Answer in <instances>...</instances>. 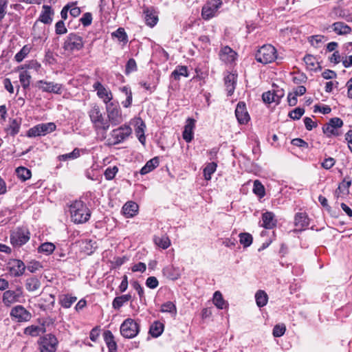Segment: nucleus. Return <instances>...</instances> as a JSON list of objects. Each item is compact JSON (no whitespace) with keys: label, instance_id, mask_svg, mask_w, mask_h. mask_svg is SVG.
Here are the masks:
<instances>
[{"label":"nucleus","instance_id":"f257e3e1","mask_svg":"<svg viewBox=\"0 0 352 352\" xmlns=\"http://www.w3.org/2000/svg\"><path fill=\"white\" fill-rule=\"evenodd\" d=\"M88 115L93 127L101 141L107 138V131L109 129V123L104 119L101 109L96 104L88 111Z\"/></svg>","mask_w":352,"mask_h":352},{"label":"nucleus","instance_id":"f03ea898","mask_svg":"<svg viewBox=\"0 0 352 352\" xmlns=\"http://www.w3.org/2000/svg\"><path fill=\"white\" fill-rule=\"evenodd\" d=\"M72 221L75 223H86L91 217V211L80 200L74 201L69 207Z\"/></svg>","mask_w":352,"mask_h":352},{"label":"nucleus","instance_id":"7ed1b4c3","mask_svg":"<svg viewBox=\"0 0 352 352\" xmlns=\"http://www.w3.org/2000/svg\"><path fill=\"white\" fill-rule=\"evenodd\" d=\"M277 58L276 50L272 45H263L256 54V59L263 64L273 62Z\"/></svg>","mask_w":352,"mask_h":352},{"label":"nucleus","instance_id":"20e7f679","mask_svg":"<svg viewBox=\"0 0 352 352\" xmlns=\"http://www.w3.org/2000/svg\"><path fill=\"white\" fill-rule=\"evenodd\" d=\"M84 46L82 37L76 33L69 34L63 43V48L64 50L73 52L80 50Z\"/></svg>","mask_w":352,"mask_h":352},{"label":"nucleus","instance_id":"39448f33","mask_svg":"<svg viewBox=\"0 0 352 352\" xmlns=\"http://www.w3.org/2000/svg\"><path fill=\"white\" fill-rule=\"evenodd\" d=\"M121 335L128 339L135 338L140 332V324L132 318H127L120 325Z\"/></svg>","mask_w":352,"mask_h":352},{"label":"nucleus","instance_id":"423d86ee","mask_svg":"<svg viewBox=\"0 0 352 352\" xmlns=\"http://www.w3.org/2000/svg\"><path fill=\"white\" fill-rule=\"evenodd\" d=\"M132 133L131 128L126 124H124L117 129L112 130L110 135L113 139L109 140V144L116 145L124 141Z\"/></svg>","mask_w":352,"mask_h":352},{"label":"nucleus","instance_id":"0eeeda50","mask_svg":"<svg viewBox=\"0 0 352 352\" xmlns=\"http://www.w3.org/2000/svg\"><path fill=\"white\" fill-rule=\"evenodd\" d=\"M108 122L113 126L120 124L123 121L122 111L118 104L111 102L106 106Z\"/></svg>","mask_w":352,"mask_h":352},{"label":"nucleus","instance_id":"6e6552de","mask_svg":"<svg viewBox=\"0 0 352 352\" xmlns=\"http://www.w3.org/2000/svg\"><path fill=\"white\" fill-rule=\"evenodd\" d=\"M56 126L54 122L38 124L30 128L27 132L29 138L45 135L47 133L54 131Z\"/></svg>","mask_w":352,"mask_h":352},{"label":"nucleus","instance_id":"1a4fd4ad","mask_svg":"<svg viewBox=\"0 0 352 352\" xmlns=\"http://www.w3.org/2000/svg\"><path fill=\"white\" fill-rule=\"evenodd\" d=\"M30 238V233L28 229L18 228L13 230L10 234V241L14 246L21 247L25 244Z\"/></svg>","mask_w":352,"mask_h":352},{"label":"nucleus","instance_id":"9d476101","mask_svg":"<svg viewBox=\"0 0 352 352\" xmlns=\"http://www.w3.org/2000/svg\"><path fill=\"white\" fill-rule=\"evenodd\" d=\"M38 342L41 352H55L56 351L58 340L52 334H47L40 338Z\"/></svg>","mask_w":352,"mask_h":352},{"label":"nucleus","instance_id":"9b49d317","mask_svg":"<svg viewBox=\"0 0 352 352\" xmlns=\"http://www.w3.org/2000/svg\"><path fill=\"white\" fill-rule=\"evenodd\" d=\"M12 320L16 322H28L32 318L31 313L22 305H16L10 311Z\"/></svg>","mask_w":352,"mask_h":352},{"label":"nucleus","instance_id":"f8f14e48","mask_svg":"<svg viewBox=\"0 0 352 352\" xmlns=\"http://www.w3.org/2000/svg\"><path fill=\"white\" fill-rule=\"evenodd\" d=\"M221 0L208 1L202 8L201 16L204 19L208 20L214 16L218 9L221 6Z\"/></svg>","mask_w":352,"mask_h":352},{"label":"nucleus","instance_id":"ddd939ff","mask_svg":"<svg viewBox=\"0 0 352 352\" xmlns=\"http://www.w3.org/2000/svg\"><path fill=\"white\" fill-rule=\"evenodd\" d=\"M343 125L342 120L339 118H333L322 126V131L327 137L338 136V129Z\"/></svg>","mask_w":352,"mask_h":352},{"label":"nucleus","instance_id":"4468645a","mask_svg":"<svg viewBox=\"0 0 352 352\" xmlns=\"http://www.w3.org/2000/svg\"><path fill=\"white\" fill-rule=\"evenodd\" d=\"M23 297V289L19 287L16 290H6L3 294V302L6 306H10L12 304L19 302Z\"/></svg>","mask_w":352,"mask_h":352},{"label":"nucleus","instance_id":"2eb2a0df","mask_svg":"<svg viewBox=\"0 0 352 352\" xmlns=\"http://www.w3.org/2000/svg\"><path fill=\"white\" fill-rule=\"evenodd\" d=\"M7 270L12 276L19 277L24 274L25 265L19 259H10L7 263Z\"/></svg>","mask_w":352,"mask_h":352},{"label":"nucleus","instance_id":"dca6fc26","mask_svg":"<svg viewBox=\"0 0 352 352\" xmlns=\"http://www.w3.org/2000/svg\"><path fill=\"white\" fill-rule=\"evenodd\" d=\"M93 89L97 91L98 98L102 99L107 105L111 103L110 102L113 99V94L111 91L104 87L100 82H95L93 85Z\"/></svg>","mask_w":352,"mask_h":352},{"label":"nucleus","instance_id":"f3484780","mask_svg":"<svg viewBox=\"0 0 352 352\" xmlns=\"http://www.w3.org/2000/svg\"><path fill=\"white\" fill-rule=\"evenodd\" d=\"M38 88L44 92L54 93L60 94L62 92V85L58 83L53 82H46L44 80H39L38 82Z\"/></svg>","mask_w":352,"mask_h":352},{"label":"nucleus","instance_id":"a211bd4d","mask_svg":"<svg viewBox=\"0 0 352 352\" xmlns=\"http://www.w3.org/2000/svg\"><path fill=\"white\" fill-rule=\"evenodd\" d=\"M235 116L240 124H246L249 121L250 116L244 102H239L237 104L235 109Z\"/></svg>","mask_w":352,"mask_h":352},{"label":"nucleus","instance_id":"6ab92c4d","mask_svg":"<svg viewBox=\"0 0 352 352\" xmlns=\"http://www.w3.org/2000/svg\"><path fill=\"white\" fill-rule=\"evenodd\" d=\"M195 126V120L188 118L183 131V138L186 142H190L193 139V129Z\"/></svg>","mask_w":352,"mask_h":352},{"label":"nucleus","instance_id":"aec40b11","mask_svg":"<svg viewBox=\"0 0 352 352\" xmlns=\"http://www.w3.org/2000/svg\"><path fill=\"white\" fill-rule=\"evenodd\" d=\"M333 31L338 35H346L351 32L352 30L350 26L344 22H335L331 25Z\"/></svg>","mask_w":352,"mask_h":352},{"label":"nucleus","instance_id":"412c9836","mask_svg":"<svg viewBox=\"0 0 352 352\" xmlns=\"http://www.w3.org/2000/svg\"><path fill=\"white\" fill-rule=\"evenodd\" d=\"M103 337L109 352H117V343L111 331L109 330L105 331Z\"/></svg>","mask_w":352,"mask_h":352},{"label":"nucleus","instance_id":"4be33fe9","mask_svg":"<svg viewBox=\"0 0 352 352\" xmlns=\"http://www.w3.org/2000/svg\"><path fill=\"white\" fill-rule=\"evenodd\" d=\"M262 226L266 229H272L276 225V219L272 212H266L262 214Z\"/></svg>","mask_w":352,"mask_h":352},{"label":"nucleus","instance_id":"5701e85b","mask_svg":"<svg viewBox=\"0 0 352 352\" xmlns=\"http://www.w3.org/2000/svg\"><path fill=\"white\" fill-rule=\"evenodd\" d=\"M54 14L51 6L47 5L43 6V10L39 16L38 21L45 23L50 24L52 21V16Z\"/></svg>","mask_w":352,"mask_h":352},{"label":"nucleus","instance_id":"b1692460","mask_svg":"<svg viewBox=\"0 0 352 352\" xmlns=\"http://www.w3.org/2000/svg\"><path fill=\"white\" fill-rule=\"evenodd\" d=\"M236 53L230 47L225 46L219 53L220 58L226 63H232L235 58Z\"/></svg>","mask_w":352,"mask_h":352},{"label":"nucleus","instance_id":"393cba45","mask_svg":"<svg viewBox=\"0 0 352 352\" xmlns=\"http://www.w3.org/2000/svg\"><path fill=\"white\" fill-rule=\"evenodd\" d=\"M237 76L234 74H229L224 78L225 85L228 96H231L235 89Z\"/></svg>","mask_w":352,"mask_h":352},{"label":"nucleus","instance_id":"a878e982","mask_svg":"<svg viewBox=\"0 0 352 352\" xmlns=\"http://www.w3.org/2000/svg\"><path fill=\"white\" fill-rule=\"evenodd\" d=\"M122 210L126 217H133L138 212V205L133 201H128L124 205Z\"/></svg>","mask_w":352,"mask_h":352},{"label":"nucleus","instance_id":"bb28decb","mask_svg":"<svg viewBox=\"0 0 352 352\" xmlns=\"http://www.w3.org/2000/svg\"><path fill=\"white\" fill-rule=\"evenodd\" d=\"M295 226L300 230L307 228L309 223V219L305 212H299L295 215L294 219Z\"/></svg>","mask_w":352,"mask_h":352},{"label":"nucleus","instance_id":"cd10ccee","mask_svg":"<svg viewBox=\"0 0 352 352\" xmlns=\"http://www.w3.org/2000/svg\"><path fill=\"white\" fill-rule=\"evenodd\" d=\"M21 124V119H10L9 126L6 129L8 133L12 136L16 135L19 132Z\"/></svg>","mask_w":352,"mask_h":352},{"label":"nucleus","instance_id":"c85d7f7f","mask_svg":"<svg viewBox=\"0 0 352 352\" xmlns=\"http://www.w3.org/2000/svg\"><path fill=\"white\" fill-rule=\"evenodd\" d=\"M159 165V159L158 157H155L153 159L148 160L146 164L141 168L140 170V174L141 175H146L151 171H152L154 168L157 167Z\"/></svg>","mask_w":352,"mask_h":352},{"label":"nucleus","instance_id":"c756f323","mask_svg":"<svg viewBox=\"0 0 352 352\" xmlns=\"http://www.w3.org/2000/svg\"><path fill=\"white\" fill-rule=\"evenodd\" d=\"M144 14L145 15L144 19L146 25L150 27H153L156 25L158 18L153 10H150L148 8H146L144 10Z\"/></svg>","mask_w":352,"mask_h":352},{"label":"nucleus","instance_id":"7c9ffc66","mask_svg":"<svg viewBox=\"0 0 352 352\" xmlns=\"http://www.w3.org/2000/svg\"><path fill=\"white\" fill-rule=\"evenodd\" d=\"M41 287V282L35 276L30 277L25 280V288L29 292H34L39 289Z\"/></svg>","mask_w":352,"mask_h":352},{"label":"nucleus","instance_id":"2f4dec72","mask_svg":"<svg viewBox=\"0 0 352 352\" xmlns=\"http://www.w3.org/2000/svg\"><path fill=\"white\" fill-rule=\"evenodd\" d=\"M76 300L77 298L76 296H72L69 294H63L59 296V303L65 309L71 307L72 305L76 302Z\"/></svg>","mask_w":352,"mask_h":352},{"label":"nucleus","instance_id":"473e14b6","mask_svg":"<svg viewBox=\"0 0 352 352\" xmlns=\"http://www.w3.org/2000/svg\"><path fill=\"white\" fill-rule=\"evenodd\" d=\"M131 298V296L130 294H125L117 296L113 299L112 302V307L115 309H119L121 307L124 305V303L130 300Z\"/></svg>","mask_w":352,"mask_h":352},{"label":"nucleus","instance_id":"72a5a7b5","mask_svg":"<svg viewBox=\"0 0 352 352\" xmlns=\"http://www.w3.org/2000/svg\"><path fill=\"white\" fill-rule=\"evenodd\" d=\"M171 76L176 80H179L181 76L188 77V72L186 66L179 65L172 72Z\"/></svg>","mask_w":352,"mask_h":352},{"label":"nucleus","instance_id":"f704fd0d","mask_svg":"<svg viewBox=\"0 0 352 352\" xmlns=\"http://www.w3.org/2000/svg\"><path fill=\"white\" fill-rule=\"evenodd\" d=\"M164 331V324L158 321L154 322L151 326L149 333L154 338L160 336Z\"/></svg>","mask_w":352,"mask_h":352},{"label":"nucleus","instance_id":"c9c22d12","mask_svg":"<svg viewBox=\"0 0 352 352\" xmlns=\"http://www.w3.org/2000/svg\"><path fill=\"white\" fill-rule=\"evenodd\" d=\"M256 302L258 307H264L268 300L267 294L263 290H258L255 294Z\"/></svg>","mask_w":352,"mask_h":352},{"label":"nucleus","instance_id":"e433bc0d","mask_svg":"<svg viewBox=\"0 0 352 352\" xmlns=\"http://www.w3.org/2000/svg\"><path fill=\"white\" fill-rule=\"evenodd\" d=\"M45 329L39 326L31 325L26 327L24 330V333L26 335L35 337L38 336L41 333H44Z\"/></svg>","mask_w":352,"mask_h":352},{"label":"nucleus","instance_id":"4c0bfd02","mask_svg":"<svg viewBox=\"0 0 352 352\" xmlns=\"http://www.w3.org/2000/svg\"><path fill=\"white\" fill-rule=\"evenodd\" d=\"M153 240L157 246L164 250L167 249L170 245V241L166 235L162 236H155Z\"/></svg>","mask_w":352,"mask_h":352},{"label":"nucleus","instance_id":"58836bf2","mask_svg":"<svg viewBox=\"0 0 352 352\" xmlns=\"http://www.w3.org/2000/svg\"><path fill=\"white\" fill-rule=\"evenodd\" d=\"M213 303L214 305L220 309H223L226 307V302L223 298L222 294L220 292L217 291L213 295Z\"/></svg>","mask_w":352,"mask_h":352},{"label":"nucleus","instance_id":"ea45409f","mask_svg":"<svg viewBox=\"0 0 352 352\" xmlns=\"http://www.w3.org/2000/svg\"><path fill=\"white\" fill-rule=\"evenodd\" d=\"M217 164L215 162L208 163L204 169V178L206 180L211 179V175L215 172Z\"/></svg>","mask_w":352,"mask_h":352},{"label":"nucleus","instance_id":"a19ab883","mask_svg":"<svg viewBox=\"0 0 352 352\" xmlns=\"http://www.w3.org/2000/svg\"><path fill=\"white\" fill-rule=\"evenodd\" d=\"M16 172L19 178L23 181H25L31 177V171L25 167H18L16 169Z\"/></svg>","mask_w":352,"mask_h":352},{"label":"nucleus","instance_id":"79ce46f5","mask_svg":"<svg viewBox=\"0 0 352 352\" xmlns=\"http://www.w3.org/2000/svg\"><path fill=\"white\" fill-rule=\"evenodd\" d=\"M262 99L264 102L268 104H270L273 102L279 103L280 102V97L276 98V94H274V92L271 91L264 92L262 95Z\"/></svg>","mask_w":352,"mask_h":352},{"label":"nucleus","instance_id":"37998d69","mask_svg":"<svg viewBox=\"0 0 352 352\" xmlns=\"http://www.w3.org/2000/svg\"><path fill=\"white\" fill-rule=\"evenodd\" d=\"M80 150L78 148H76L73 150L72 152L64 155H60L59 160L63 161H67L69 160H74L80 157Z\"/></svg>","mask_w":352,"mask_h":352},{"label":"nucleus","instance_id":"c03bdc74","mask_svg":"<svg viewBox=\"0 0 352 352\" xmlns=\"http://www.w3.org/2000/svg\"><path fill=\"white\" fill-rule=\"evenodd\" d=\"M55 249V245L52 243L46 242L42 243L38 248L39 252L45 253L46 255L52 254Z\"/></svg>","mask_w":352,"mask_h":352},{"label":"nucleus","instance_id":"a18cd8bd","mask_svg":"<svg viewBox=\"0 0 352 352\" xmlns=\"http://www.w3.org/2000/svg\"><path fill=\"white\" fill-rule=\"evenodd\" d=\"M30 47H29L28 45H24L21 50L16 54L15 56H14V59L16 60V62L18 63H20L21 62L25 57L26 56L30 53Z\"/></svg>","mask_w":352,"mask_h":352},{"label":"nucleus","instance_id":"49530a36","mask_svg":"<svg viewBox=\"0 0 352 352\" xmlns=\"http://www.w3.org/2000/svg\"><path fill=\"white\" fill-rule=\"evenodd\" d=\"M253 192L259 197H263L265 196V188L260 181L255 180L254 182Z\"/></svg>","mask_w":352,"mask_h":352},{"label":"nucleus","instance_id":"de8ad7c7","mask_svg":"<svg viewBox=\"0 0 352 352\" xmlns=\"http://www.w3.org/2000/svg\"><path fill=\"white\" fill-rule=\"evenodd\" d=\"M240 243L243 245L244 248L249 247L252 243V236L250 234L244 232L239 234Z\"/></svg>","mask_w":352,"mask_h":352},{"label":"nucleus","instance_id":"09e8293b","mask_svg":"<svg viewBox=\"0 0 352 352\" xmlns=\"http://www.w3.org/2000/svg\"><path fill=\"white\" fill-rule=\"evenodd\" d=\"M30 79H31V76L30 75V74L28 72L25 71V72L20 73L19 80H20V82L21 83L22 87L24 89H27L30 86Z\"/></svg>","mask_w":352,"mask_h":352},{"label":"nucleus","instance_id":"8fccbe9b","mask_svg":"<svg viewBox=\"0 0 352 352\" xmlns=\"http://www.w3.org/2000/svg\"><path fill=\"white\" fill-rule=\"evenodd\" d=\"M325 37L322 35H314L309 38V41L314 47H319L320 44L323 43Z\"/></svg>","mask_w":352,"mask_h":352},{"label":"nucleus","instance_id":"3c124183","mask_svg":"<svg viewBox=\"0 0 352 352\" xmlns=\"http://www.w3.org/2000/svg\"><path fill=\"white\" fill-rule=\"evenodd\" d=\"M138 69L137 64L133 58H130L125 67V74L129 75L131 72H135Z\"/></svg>","mask_w":352,"mask_h":352},{"label":"nucleus","instance_id":"603ef678","mask_svg":"<svg viewBox=\"0 0 352 352\" xmlns=\"http://www.w3.org/2000/svg\"><path fill=\"white\" fill-rule=\"evenodd\" d=\"M304 61L308 69L313 70L315 69L317 61L316 58L310 54H307L304 57Z\"/></svg>","mask_w":352,"mask_h":352},{"label":"nucleus","instance_id":"864d4df0","mask_svg":"<svg viewBox=\"0 0 352 352\" xmlns=\"http://www.w3.org/2000/svg\"><path fill=\"white\" fill-rule=\"evenodd\" d=\"M305 113L303 108H296L289 113V116L293 120H299Z\"/></svg>","mask_w":352,"mask_h":352},{"label":"nucleus","instance_id":"5fc2aeb1","mask_svg":"<svg viewBox=\"0 0 352 352\" xmlns=\"http://www.w3.org/2000/svg\"><path fill=\"white\" fill-rule=\"evenodd\" d=\"M113 36L118 38L120 41L127 42V35L124 30L122 28H118L112 34Z\"/></svg>","mask_w":352,"mask_h":352},{"label":"nucleus","instance_id":"6e6d98bb","mask_svg":"<svg viewBox=\"0 0 352 352\" xmlns=\"http://www.w3.org/2000/svg\"><path fill=\"white\" fill-rule=\"evenodd\" d=\"M118 168L116 166L109 167L104 171V177L107 180L113 179L118 173Z\"/></svg>","mask_w":352,"mask_h":352},{"label":"nucleus","instance_id":"4d7b16f0","mask_svg":"<svg viewBox=\"0 0 352 352\" xmlns=\"http://www.w3.org/2000/svg\"><path fill=\"white\" fill-rule=\"evenodd\" d=\"M162 312L176 313V307L170 301L164 303L161 307Z\"/></svg>","mask_w":352,"mask_h":352},{"label":"nucleus","instance_id":"13d9d810","mask_svg":"<svg viewBox=\"0 0 352 352\" xmlns=\"http://www.w3.org/2000/svg\"><path fill=\"white\" fill-rule=\"evenodd\" d=\"M286 328L285 325L282 324H276L273 329V336L274 337H280L282 336L285 332Z\"/></svg>","mask_w":352,"mask_h":352},{"label":"nucleus","instance_id":"bf43d9fd","mask_svg":"<svg viewBox=\"0 0 352 352\" xmlns=\"http://www.w3.org/2000/svg\"><path fill=\"white\" fill-rule=\"evenodd\" d=\"M8 0H0V22L4 19L6 14V10Z\"/></svg>","mask_w":352,"mask_h":352},{"label":"nucleus","instance_id":"052dcab7","mask_svg":"<svg viewBox=\"0 0 352 352\" xmlns=\"http://www.w3.org/2000/svg\"><path fill=\"white\" fill-rule=\"evenodd\" d=\"M80 21L85 27L89 26L92 22V14L90 12H86L82 15Z\"/></svg>","mask_w":352,"mask_h":352},{"label":"nucleus","instance_id":"680f3d73","mask_svg":"<svg viewBox=\"0 0 352 352\" xmlns=\"http://www.w3.org/2000/svg\"><path fill=\"white\" fill-rule=\"evenodd\" d=\"M55 31L57 34H65L67 31L63 21H58L55 25Z\"/></svg>","mask_w":352,"mask_h":352},{"label":"nucleus","instance_id":"e2e57ef3","mask_svg":"<svg viewBox=\"0 0 352 352\" xmlns=\"http://www.w3.org/2000/svg\"><path fill=\"white\" fill-rule=\"evenodd\" d=\"M159 282L155 276H149L146 280V285L151 289H155L158 286Z\"/></svg>","mask_w":352,"mask_h":352},{"label":"nucleus","instance_id":"0e129e2a","mask_svg":"<svg viewBox=\"0 0 352 352\" xmlns=\"http://www.w3.org/2000/svg\"><path fill=\"white\" fill-rule=\"evenodd\" d=\"M304 123H305V127L306 129L308 130V131H311L314 128L316 127L317 126V124L314 122L311 118H309V117H305L304 118Z\"/></svg>","mask_w":352,"mask_h":352},{"label":"nucleus","instance_id":"69168bd1","mask_svg":"<svg viewBox=\"0 0 352 352\" xmlns=\"http://www.w3.org/2000/svg\"><path fill=\"white\" fill-rule=\"evenodd\" d=\"M292 144L298 147L308 148V143L300 138H295L292 140Z\"/></svg>","mask_w":352,"mask_h":352},{"label":"nucleus","instance_id":"338daca9","mask_svg":"<svg viewBox=\"0 0 352 352\" xmlns=\"http://www.w3.org/2000/svg\"><path fill=\"white\" fill-rule=\"evenodd\" d=\"M342 58L338 51H335L331 56L329 58V60L334 64H338L342 61Z\"/></svg>","mask_w":352,"mask_h":352},{"label":"nucleus","instance_id":"774afa93","mask_svg":"<svg viewBox=\"0 0 352 352\" xmlns=\"http://www.w3.org/2000/svg\"><path fill=\"white\" fill-rule=\"evenodd\" d=\"M336 76H337L336 73L334 71L330 70V69H325L322 73V76L324 79H333V78H336Z\"/></svg>","mask_w":352,"mask_h":352}]
</instances>
